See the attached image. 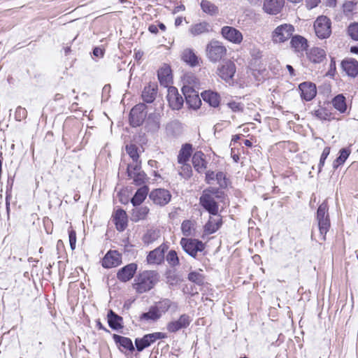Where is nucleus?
<instances>
[{
  "label": "nucleus",
  "instance_id": "obj_1",
  "mask_svg": "<svg viewBox=\"0 0 358 358\" xmlns=\"http://www.w3.org/2000/svg\"><path fill=\"white\" fill-rule=\"evenodd\" d=\"M224 192L219 188L210 187L202 192L199 198L200 205L210 215H217L219 211L218 202L223 198Z\"/></svg>",
  "mask_w": 358,
  "mask_h": 358
},
{
  "label": "nucleus",
  "instance_id": "obj_2",
  "mask_svg": "<svg viewBox=\"0 0 358 358\" xmlns=\"http://www.w3.org/2000/svg\"><path fill=\"white\" fill-rule=\"evenodd\" d=\"M159 280V274L154 271H144L135 278L134 287L138 293L146 292L154 287Z\"/></svg>",
  "mask_w": 358,
  "mask_h": 358
},
{
  "label": "nucleus",
  "instance_id": "obj_3",
  "mask_svg": "<svg viewBox=\"0 0 358 358\" xmlns=\"http://www.w3.org/2000/svg\"><path fill=\"white\" fill-rule=\"evenodd\" d=\"M317 221L322 238V240H325V236L331 225L328 213V205L325 201L318 207L317 211Z\"/></svg>",
  "mask_w": 358,
  "mask_h": 358
},
{
  "label": "nucleus",
  "instance_id": "obj_4",
  "mask_svg": "<svg viewBox=\"0 0 358 358\" xmlns=\"http://www.w3.org/2000/svg\"><path fill=\"white\" fill-rule=\"evenodd\" d=\"M206 57L213 63L220 61L227 54V49L218 41H211L206 48Z\"/></svg>",
  "mask_w": 358,
  "mask_h": 358
},
{
  "label": "nucleus",
  "instance_id": "obj_5",
  "mask_svg": "<svg viewBox=\"0 0 358 358\" xmlns=\"http://www.w3.org/2000/svg\"><path fill=\"white\" fill-rule=\"evenodd\" d=\"M294 30V27L291 24H280L272 32V41L275 43H284L292 36Z\"/></svg>",
  "mask_w": 358,
  "mask_h": 358
},
{
  "label": "nucleus",
  "instance_id": "obj_6",
  "mask_svg": "<svg viewBox=\"0 0 358 358\" xmlns=\"http://www.w3.org/2000/svg\"><path fill=\"white\" fill-rule=\"evenodd\" d=\"M180 244L183 250L194 258H196L198 252H202L205 249L204 243L194 238H182Z\"/></svg>",
  "mask_w": 358,
  "mask_h": 358
},
{
  "label": "nucleus",
  "instance_id": "obj_7",
  "mask_svg": "<svg viewBox=\"0 0 358 358\" xmlns=\"http://www.w3.org/2000/svg\"><path fill=\"white\" fill-rule=\"evenodd\" d=\"M331 20L327 17H318L314 23L316 36L321 39L329 38L331 34Z\"/></svg>",
  "mask_w": 358,
  "mask_h": 358
},
{
  "label": "nucleus",
  "instance_id": "obj_8",
  "mask_svg": "<svg viewBox=\"0 0 358 358\" xmlns=\"http://www.w3.org/2000/svg\"><path fill=\"white\" fill-rule=\"evenodd\" d=\"M145 108V105L141 103L136 105L131 110L129 114V122L132 127H138L143 123L147 115Z\"/></svg>",
  "mask_w": 358,
  "mask_h": 358
},
{
  "label": "nucleus",
  "instance_id": "obj_9",
  "mask_svg": "<svg viewBox=\"0 0 358 358\" xmlns=\"http://www.w3.org/2000/svg\"><path fill=\"white\" fill-rule=\"evenodd\" d=\"M236 70L235 64L231 61L227 60L218 66L217 74L220 78L229 83L232 80Z\"/></svg>",
  "mask_w": 358,
  "mask_h": 358
},
{
  "label": "nucleus",
  "instance_id": "obj_10",
  "mask_svg": "<svg viewBox=\"0 0 358 358\" xmlns=\"http://www.w3.org/2000/svg\"><path fill=\"white\" fill-rule=\"evenodd\" d=\"M192 320L189 315L182 314L178 320L169 322L166 324V329L170 333H176L181 329H187Z\"/></svg>",
  "mask_w": 358,
  "mask_h": 358
},
{
  "label": "nucleus",
  "instance_id": "obj_11",
  "mask_svg": "<svg viewBox=\"0 0 358 358\" xmlns=\"http://www.w3.org/2000/svg\"><path fill=\"white\" fill-rule=\"evenodd\" d=\"M149 197L155 204L164 206L171 201V194L169 190L159 188L153 189L150 193Z\"/></svg>",
  "mask_w": 358,
  "mask_h": 358
},
{
  "label": "nucleus",
  "instance_id": "obj_12",
  "mask_svg": "<svg viewBox=\"0 0 358 358\" xmlns=\"http://www.w3.org/2000/svg\"><path fill=\"white\" fill-rule=\"evenodd\" d=\"M127 174L130 179H133V182L136 185H141L145 182L146 175L141 171L140 163L129 164L127 166Z\"/></svg>",
  "mask_w": 358,
  "mask_h": 358
},
{
  "label": "nucleus",
  "instance_id": "obj_13",
  "mask_svg": "<svg viewBox=\"0 0 358 358\" xmlns=\"http://www.w3.org/2000/svg\"><path fill=\"white\" fill-rule=\"evenodd\" d=\"M182 93L185 96L186 103L189 108L197 109L199 108L201 101L198 93L191 87L184 86L182 88Z\"/></svg>",
  "mask_w": 358,
  "mask_h": 358
},
{
  "label": "nucleus",
  "instance_id": "obj_14",
  "mask_svg": "<svg viewBox=\"0 0 358 358\" xmlns=\"http://www.w3.org/2000/svg\"><path fill=\"white\" fill-rule=\"evenodd\" d=\"M167 100L173 110L180 109L184 103L183 98L179 94L178 89L173 86L168 88Z\"/></svg>",
  "mask_w": 358,
  "mask_h": 358
},
{
  "label": "nucleus",
  "instance_id": "obj_15",
  "mask_svg": "<svg viewBox=\"0 0 358 358\" xmlns=\"http://www.w3.org/2000/svg\"><path fill=\"white\" fill-rule=\"evenodd\" d=\"M221 34L225 39L235 44H240L243 38L240 31L229 26L223 27L221 29Z\"/></svg>",
  "mask_w": 358,
  "mask_h": 358
},
{
  "label": "nucleus",
  "instance_id": "obj_16",
  "mask_svg": "<svg viewBox=\"0 0 358 358\" xmlns=\"http://www.w3.org/2000/svg\"><path fill=\"white\" fill-rule=\"evenodd\" d=\"M285 4V0H264L263 10L270 15L279 13Z\"/></svg>",
  "mask_w": 358,
  "mask_h": 358
},
{
  "label": "nucleus",
  "instance_id": "obj_17",
  "mask_svg": "<svg viewBox=\"0 0 358 358\" xmlns=\"http://www.w3.org/2000/svg\"><path fill=\"white\" fill-rule=\"evenodd\" d=\"M341 67L348 76L355 78L358 75V62L352 58H347L341 62Z\"/></svg>",
  "mask_w": 358,
  "mask_h": 358
},
{
  "label": "nucleus",
  "instance_id": "obj_18",
  "mask_svg": "<svg viewBox=\"0 0 358 358\" xmlns=\"http://www.w3.org/2000/svg\"><path fill=\"white\" fill-rule=\"evenodd\" d=\"M299 90L301 91V96L306 101L312 100L317 94L316 87L311 83H303L299 85Z\"/></svg>",
  "mask_w": 358,
  "mask_h": 358
},
{
  "label": "nucleus",
  "instance_id": "obj_19",
  "mask_svg": "<svg viewBox=\"0 0 358 358\" xmlns=\"http://www.w3.org/2000/svg\"><path fill=\"white\" fill-rule=\"evenodd\" d=\"M121 263V257L120 254L114 250L109 251L105 255L102 260V266L104 268H112L120 265Z\"/></svg>",
  "mask_w": 358,
  "mask_h": 358
},
{
  "label": "nucleus",
  "instance_id": "obj_20",
  "mask_svg": "<svg viewBox=\"0 0 358 358\" xmlns=\"http://www.w3.org/2000/svg\"><path fill=\"white\" fill-rule=\"evenodd\" d=\"M165 245H160L152 251L150 252L147 256V262L150 264H159L164 257Z\"/></svg>",
  "mask_w": 358,
  "mask_h": 358
},
{
  "label": "nucleus",
  "instance_id": "obj_21",
  "mask_svg": "<svg viewBox=\"0 0 358 358\" xmlns=\"http://www.w3.org/2000/svg\"><path fill=\"white\" fill-rule=\"evenodd\" d=\"M137 269L136 264H129L122 268L117 273V278L122 282H127L131 280Z\"/></svg>",
  "mask_w": 358,
  "mask_h": 358
},
{
  "label": "nucleus",
  "instance_id": "obj_22",
  "mask_svg": "<svg viewBox=\"0 0 358 358\" xmlns=\"http://www.w3.org/2000/svg\"><path fill=\"white\" fill-rule=\"evenodd\" d=\"M113 338L122 352L129 350V352H132L134 351V346L129 338L122 336L117 334H113Z\"/></svg>",
  "mask_w": 358,
  "mask_h": 358
},
{
  "label": "nucleus",
  "instance_id": "obj_23",
  "mask_svg": "<svg viewBox=\"0 0 358 358\" xmlns=\"http://www.w3.org/2000/svg\"><path fill=\"white\" fill-rule=\"evenodd\" d=\"M161 115L159 113L149 114L145 120V127L148 131L156 132L160 128Z\"/></svg>",
  "mask_w": 358,
  "mask_h": 358
},
{
  "label": "nucleus",
  "instance_id": "obj_24",
  "mask_svg": "<svg viewBox=\"0 0 358 358\" xmlns=\"http://www.w3.org/2000/svg\"><path fill=\"white\" fill-rule=\"evenodd\" d=\"M157 85L150 83L145 86L142 92V99L146 103H152L157 94Z\"/></svg>",
  "mask_w": 358,
  "mask_h": 358
},
{
  "label": "nucleus",
  "instance_id": "obj_25",
  "mask_svg": "<svg viewBox=\"0 0 358 358\" xmlns=\"http://www.w3.org/2000/svg\"><path fill=\"white\" fill-rule=\"evenodd\" d=\"M290 45L294 52H302L308 48V41L304 37L295 35L292 37Z\"/></svg>",
  "mask_w": 358,
  "mask_h": 358
},
{
  "label": "nucleus",
  "instance_id": "obj_26",
  "mask_svg": "<svg viewBox=\"0 0 358 358\" xmlns=\"http://www.w3.org/2000/svg\"><path fill=\"white\" fill-rule=\"evenodd\" d=\"M115 224L118 231H122L127 224V217L126 212L122 209H118L113 215Z\"/></svg>",
  "mask_w": 358,
  "mask_h": 358
},
{
  "label": "nucleus",
  "instance_id": "obj_27",
  "mask_svg": "<svg viewBox=\"0 0 358 358\" xmlns=\"http://www.w3.org/2000/svg\"><path fill=\"white\" fill-rule=\"evenodd\" d=\"M192 164L196 171L203 172L206 169L207 164L204 159V154L201 151L196 152L192 157Z\"/></svg>",
  "mask_w": 358,
  "mask_h": 358
},
{
  "label": "nucleus",
  "instance_id": "obj_28",
  "mask_svg": "<svg viewBox=\"0 0 358 358\" xmlns=\"http://www.w3.org/2000/svg\"><path fill=\"white\" fill-rule=\"evenodd\" d=\"M148 192L149 188L147 185H143L138 188L131 200L133 206H138L141 205L146 199Z\"/></svg>",
  "mask_w": 358,
  "mask_h": 358
},
{
  "label": "nucleus",
  "instance_id": "obj_29",
  "mask_svg": "<svg viewBox=\"0 0 358 358\" xmlns=\"http://www.w3.org/2000/svg\"><path fill=\"white\" fill-rule=\"evenodd\" d=\"M109 327L114 330H118L123 327L122 317L119 316L112 310H110L107 315Z\"/></svg>",
  "mask_w": 358,
  "mask_h": 358
},
{
  "label": "nucleus",
  "instance_id": "obj_30",
  "mask_svg": "<svg viewBox=\"0 0 358 358\" xmlns=\"http://www.w3.org/2000/svg\"><path fill=\"white\" fill-rule=\"evenodd\" d=\"M201 97L204 101L214 108L217 107L220 102V95L217 92L212 91H205L202 92Z\"/></svg>",
  "mask_w": 358,
  "mask_h": 358
},
{
  "label": "nucleus",
  "instance_id": "obj_31",
  "mask_svg": "<svg viewBox=\"0 0 358 358\" xmlns=\"http://www.w3.org/2000/svg\"><path fill=\"white\" fill-rule=\"evenodd\" d=\"M154 337L152 334L145 335L141 338L135 340L136 350L138 352L143 351L145 348L149 347L152 343H155Z\"/></svg>",
  "mask_w": 358,
  "mask_h": 358
},
{
  "label": "nucleus",
  "instance_id": "obj_32",
  "mask_svg": "<svg viewBox=\"0 0 358 358\" xmlns=\"http://www.w3.org/2000/svg\"><path fill=\"white\" fill-rule=\"evenodd\" d=\"M210 26L206 22L194 24L189 28V32L194 36L208 33L210 31Z\"/></svg>",
  "mask_w": 358,
  "mask_h": 358
},
{
  "label": "nucleus",
  "instance_id": "obj_33",
  "mask_svg": "<svg viewBox=\"0 0 358 358\" xmlns=\"http://www.w3.org/2000/svg\"><path fill=\"white\" fill-rule=\"evenodd\" d=\"M308 57L313 63H321L326 57V52L320 48H313L310 50Z\"/></svg>",
  "mask_w": 358,
  "mask_h": 358
},
{
  "label": "nucleus",
  "instance_id": "obj_34",
  "mask_svg": "<svg viewBox=\"0 0 358 358\" xmlns=\"http://www.w3.org/2000/svg\"><path fill=\"white\" fill-rule=\"evenodd\" d=\"M182 59L191 66L199 65V58L192 49H185L182 52Z\"/></svg>",
  "mask_w": 358,
  "mask_h": 358
},
{
  "label": "nucleus",
  "instance_id": "obj_35",
  "mask_svg": "<svg viewBox=\"0 0 358 358\" xmlns=\"http://www.w3.org/2000/svg\"><path fill=\"white\" fill-rule=\"evenodd\" d=\"M192 147L191 144L186 143L182 145L178 156V162L179 164H184L189 161L192 155Z\"/></svg>",
  "mask_w": 358,
  "mask_h": 358
},
{
  "label": "nucleus",
  "instance_id": "obj_36",
  "mask_svg": "<svg viewBox=\"0 0 358 358\" xmlns=\"http://www.w3.org/2000/svg\"><path fill=\"white\" fill-rule=\"evenodd\" d=\"M162 316V313L159 311L158 308H155V306H151L147 313H143L140 319L141 320H147V321H156L159 319Z\"/></svg>",
  "mask_w": 358,
  "mask_h": 358
},
{
  "label": "nucleus",
  "instance_id": "obj_37",
  "mask_svg": "<svg viewBox=\"0 0 358 358\" xmlns=\"http://www.w3.org/2000/svg\"><path fill=\"white\" fill-rule=\"evenodd\" d=\"M332 104L341 113H345L347 110L345 97L343 94L336 96L332 100Z\"/></svg>",
  "mask_w": 358,
  "mask_h": 358
},
{
  "label": "nucleus",
  "instance_id": "obj_38",
  "mask_svg": "<svg viewBox=\"0 0 358 358\" xmlns=\"http://www.w3.org/2000/svg\"><path fill=\"white\" fill-rule=\"evenodd\" d=\"M221 224V218L215 219L210 217L204 227L205 231L207 232L208 234H213L218 230Z\"/></svg>",
  "mask_w": 358,
  "mask_h": 358
},
{
  "label": "nucleus",
  "instance_id": "obj_39",
  "mask_svg": "<svg viewBox=\"0 0 358 358\" xmlns=\"http://www.w3.org/2000/svg\"><path fill=\"white\" fill-rule=\"evenodd\" d=\"M173 307L175 308H178V305L176 303L172 302L169 299H164L161 300L157 303V306L155 308H159V311L162 314L165 313L169 308Z\"/></svg>",
  "mask_w": 358,
  "mask_h": 358
},
{
  "label": "nucleus",
  "instance_id": "obj_40",
  "mask_svg": "<svg viewBox=\"0 0 358 358\" xmlns=\"http://www.w3.org/2000/svg\"><path fill=\"white\" fill-rule=\"evenodd\" d=\"M201 7L203 12L211 15H215L218 12L217 7L208 0H202L201 2Z\"/></svg>",
  "mask_w": 358,
  "mask_h": 358
},
{
  "label": "nucleus",
  "instance_id": "obj_41",
  "mask_svg": "<svg viewBox=\"0 0 358 358\" xmlns=\"http://www.w3.org/2000/svg\"><path fill=\"white\" fill-rule=\"evenodd\" d=\"M350 154V150L348 148H343L339 152V156L335 159L333 163V166L336 169L338 166L343 164L348 159Z\"/></svg>",
  "mask_w": 358,
  "mask_h": 358
},
{
  "label": "nucleus",
  "instance_id": "obj_42",
  "mask_svg": "<svg viewBox=\"0 0 358 358\" xmlns=\"http://www.w3.org/2000/svg\"><path fill=\"white\" fill-rule=\"evenodd\" d=\"M126 151L133 160L132 164H136V163L141 164V162H138L139 155L138 153V148L136 145H134V144L127 145L126 146Z\"/></svg>",
  "mask_w": 358,
  "mask_h": 358
},
{
  "label": "nucleus",
  "instance_id": "obj_43",
  "mask_svg": "<svg viewBox=\"0 0 358 358\" xmlns=\"http://www.w3.org/2000/svg\"><path fill=\"white\" fill-rule=\"evenodd\" d=\"M315 115L321 120H330L331 119V113L328 109L320 107L314 112Z\"/></svg>",
  "mask_w": 358,
  "mask_h": 358
},
{
  "label": "nucleus",
  "instance_id": "obj_44",
  "mask_svg": "<svg viewBox=\"0 0 358 358\" xmlns=\"http://www.w3.org/2000/svg\"><path fill=\"white\" fill-rule=\"evenodd\" d=\"M149 212V208L146 206H143L136 209L133 212V216L135 218V220H143Z\"/></svg>",
  "mask_w": 358,
  "mask_h": 358
},
{
  "label": "nucleus",
  "instance_id": "obj_45",
  "mask_svg": "<svg viewBox=\"0 0 358 358\" xmlns=\"http://www.w3.org/2000/svg\"><path fill=\"white\" fill-rule=\"evenodd\" d=\"M194 224L191 220H185L181 224L182 234L185 236L192 235Z\"/></svg>",
  "mask_w": 358,
  "mask_h": 358
},
{
  "label": "nucleus",
  "instance_id": "obj_46",
  "mask_svg": "<svg viewBox=\"0 0 358 358\" xmlns=\"http://www.w3.org/2000/svg\"><path fill=\"white\" fill-rule=\"evenodd\" d=\"M166 261L171 266L179 264V258L175 250H170L166 255Z\"/></svg>",
  "mask_w": 358,
  "mask_h": 358
},
{
  "label": "nucleus",
  "instance_id": "obj_47",
  "mask_svg": "<svg viewBox=\"0 0 358 358\" xmlns=\"http://www.w3.org/2000/svg\"><path fill=\"white\" fill-rule=\"evenodd\" d=\"M348 33L354 41H358V22L351 23L348 27Z\"/></svg>",
  "mask_w": 358,
  "mask_h": 358
},
{
  "label": "nucleus",
  "instance_id": "obj_48",
  "mask_svg": "<svg viewBox=\"0 0 358 358\" xmlns=\"http://www.w3.org/2000/svg\"><path fill=\"white\" fill-rule=\"evenodd\" d=\"M188 279L197 285H202L204 281L203 275L196 271L189 273L188 275Z\"/></svg>",
  "mask_w": 358,
  "mask_h": 358
},
{
  "label": "nucleus",
  "instance_id": "obj_49",
  "mask_svg": "<svg viewBox=\"0 0 358 358\" xmlns=\"http://www.w3.org/2000/svg\"><path fill=\"white\" fill-rule=\"evenodd\" d=\"M180 164L182 166L180 170L179 171L180 176H181L182 178L185 179L189 178L192 176V172L191 166L187 164V162Z\"/></svg>",
  "mask_w": 358,
  "mask_h": 358
},
{
  "label": "nucleus",
  "instance_id": "obj_50",
  "mask_svg": "<svg viewBox=\"0 0 358 358\" xmlns=\"http://www.w3.org/2000/svg\"><path fill=\"white\" fill-rule=\"evenodd\" d=\"M215 180L217 181V183L221 188H225L227 186V182L226 180V176L225 174L222 172H217L215 174Z\"/></svg>",
  "mask_w": 358,
  "mask_h": 358
},
{
  "label": "nucleus",
  "instance_id": "obj_51",
  "mask_svg": "<svg viewBox=\"0 0 358 358\" xmlns=\"http://www.w3.org/2000/svg\"><path fill=\"white\" fill-rule=\"evenodd\" d=\"M329 153H330V148L329 147L324 148V149L323 150V152H322V153L321 155L320 159V163H319V165H318V169H319L318 171H319V172L321 171L322 168V166L324 164L325 160L327 158V157L329 155Z\"/></svg>",
  "mask_w": 358,
  "mask_h": 358
},
{
  "label": "nucleus",
  "instance_id": "obj_52",
  "mask_svg": "<svg viewBox=\"0 0 358 358\" xmlns=\"http://www.w3.org/2000/svg\"><path fill=\"white\" fill-rule=\"evenodd\" d=\"M355 6H356V3H355L352 1H345L343 5V12L346 15L351 13L354 10Z\"/></svg>",
  "mask_w": 358,
  "mask_h": 358
},
{
  "label": "nucleus",
  "instance_id": "obj_53",
  "mask_svg": "<svg viewBox=\"0 0 358 358\" xmlns=\"http://www.w3.org/2000/svg\"><path fill=\"white\" fill-rule=\"evenodd\" d=\"M27 115V112L24 108L20 106L17 107L15 114V119L17 121H21L22 120L26 118Z\"/></svg>",
  "mask_w": 358,
  "mask_h": 358
},
{
  "label": "nucleus",
  "instance_id": "obj_54",
  "mask_svg": "<svg viewBox=\"0 0 358 358\" xmlns=\"http://www.w3.org/2000/svg\"><path fill=\"white\" fill-rule=\"evenodd\" d=\"M227 106L233 112H241L243 109V105L236 101H230Z\"/></svg>",
  "mask_w": 358,
  "mask_h": 358
},
{
  "label": "nucleus",
  "instance_id": "obj_55",
  "mask_svg": "<svg viewBox=\"0 0 358 358\" xmlns=\"http://www.w3.org/2000/svg\"><path fill=\"white\" fill-rule=\"evenodd\" d=\"M69 238L71 248L74 250L76 244V233L72 229L69 231Z\"/></svg>",
  "mask_w": 358,
  "mask_h": 358
},
{
  "label": "nucleus",
  "instance_id": "obj_56",
  "mask_svg": "<svg viewBox=\"0 0 358 358\" xmlns=\"http://www.w3.org/2000/svg\"><path fill=\"white\" fill-rule=\"evenodd\" d=\"M215 174L213 171H208L206 173V181L208 184H213V181L215 180Z\"/></svg>",
  "mask_w": 358,
  "mask_h": 358
},
{
  "label": "nucleus",
  "instance_id": "obj_57",
  "mask_svg": "<svg viewBox=\"0 0 358 358\" xmlns=\"http://www.w3.org/2000/svg\"><path fill=\"white\" fill-rule=\"evenodd\" d=\"M336 69V62L334 57L331 59L329 70L327 73V76H333L335 74Z\"/></svg>",
  "mask_w": 358,
  "mask_h": 358
},
{
  "label": "nucleus",
  "instance_id": "obj_58",
  "mask_svg": "<svg viewBox=\"0 0 358 358\" xmlns=\"http://www.w3.org/2000/svg\"><path fill=\"white\" fill-rule=\"evenodd\" d=\"M320 2V0H306V7L308 9H313L317 6Z\"/></svg>",
  "mask_w": 358,
  "mask_h": 358
},
{
  "label": "nucleus",
  "instance_id": "obj_59",
  "mask_svg": "<svg viewBox=\"0 0 358 358\" xmlns=\"http://www.w3.org/2000/svg\"><path fill=\"white\" fill-rule=\"evenodd\" d=\"M170 70L169 69H162L160 71L158 72V78L160 82H162L163 77L165 76L169 75Z\"/></svg>",
  "mask_w": 358,
  "mask_h": 358
},
{
  "label": "nucleus",
  "instance_id": "obj_60",
  "mask_svg": "<svg viewBox=\"0 0 358 358\" xmlns=\"http://www.w3.org/2000/svg\"><path fill=\"white\" fill-rule=\"evenodd\" d=\"M103 54H104L103 50L101 48L97 47L93 50V55L95 57H102L103 56Z\"/></svg>",
  "mask_w": 358,
  "mask_h": 358
},
{
  "label": "nucleus",
  "instance_id": "obj_61",
  "mask_svg": "<svg viewBox=\"0 0 358 358\" xmlns=\"http://www.w3.org/2000/svg\"><path fill=\"white\" fill-rule=\"evenodd\" d=\"M152 334L154 337L155 341H156L157 340H159V339H164V338H166V334L162 333V332H155V333H152Z\"/></svg>",
  "mask_w": 358,
  "mask_h": 358
},
{
  "label": "nucleus",
  "instance_id": "obj_62",
  "mask_svg": "<svg viewBox=\"0 0 358 358\" xmlns=\"http://www.w3.org/2000/svg\"><path fill=\"white\" fill-rule=\"evenodd\" d=\"M251 55L252 57H253L255 59H258V58H260L261 57V52L259 50H252V52H251Z\"/></svg>",
  "mask_w": 358,
  "mask_h": 358
},
{
  "label": "nucleus",
  "instance_id": "obj_63",
  "mask_svg": "<svg viewBox=\"0 0 358 358\" xmlns=\"http://www.w3.org/2000/svg\"><path fill=\"white\" fill-rule=\"evenodd\" d=\"M143 52L142 51L138 50V51L135 52V53H134L135 59L137 61L141 60V58L143 57Z\"/></svg>",
  "mask_w": 358,
  "mask_h": 358
},
{
  "label": "nucleus",
  "instance_id": "obj_64",
  "mask_svg": "<svg viewBox=\"0 0 358 358\" xmlns=\"http://www.w3.org/2000/svg\"><path fill=\"white\" fill-rule=\"evenodd\" d=\"M148 30L152 34H157L158 32V27L156 25L151 24L149 26Z\"/></svg>",
  "mask_w": 358,
  "mask_h": 358
}]
</instances>
